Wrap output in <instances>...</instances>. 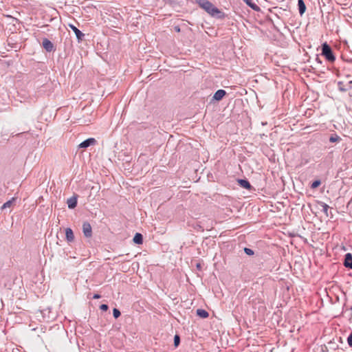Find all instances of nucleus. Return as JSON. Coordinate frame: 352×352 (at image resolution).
Here are the masks:
<instances>
[{
    "instance_id": "1",
    "label": "nucleus",
    "mask_w": 352,
    "mask_h": 352,
    "mask_svg": "<svg viewBox=\"0 0 352 352\" xmlns=\"http://www.w3.org/2000/svg\"><path fill=\"white\" fill-rule=\"evenodd\" d=\"M197 2L201 8L205 10L211 16H216L219 19L222 18V12L217 7L214 6V5L209 1L197 0Z\"/></svg>"
},
{
    "instance_id": "2",
    "label": "nucleus",
    "mask_w": 352,
    "mask_h": 352,
    "mask_svg": "<svg viewBox=\"0 0 352 352\" xmlns=\"http://www.w3.org/2000/svg\"><path fill=\"white\" fill-rule=\"evenodd\" d=\"M321 54L324 56L325 58L331 63L334 62L336 60V56L333 54L331 47L326 42L322 45Z\"/></svg>"
},
{
    "instance_id": "3",
    "label": "nucleus",
    "mask_w": 352,
    "mask_h": 352,
    "mask_svg": "<svg viewBox=\"0 0 352 352\" xmlns=\"http://www.w3.org/2000/svg\"><path fill=\"white\" fill-rule=\"evenodd\" d=\"M96 143V140L95 138H88L83 142H82L79 145L78 147L81 148H87L90 146L95 145Z\"/></svg>"
},
{
    "instance_id": "4",
    "label": "nucleus",
    "mask_w": 352,
    "mask_h": 352,
    "mask_svg": "<svg viewBox=\"0 0 352 352\" xmlns=\"http://www.w3.org/2000/svg\"><path fill=\"white\" fill-rule=\"evenodd\" d=\"M82 232L85 236L89 238L92 235V228L89 222H84L82 224Z\"/></svg>"
},
{
    "instance_id": "5",
    "label": "nucleus",
    "mask_w": 352,
    "mask_h": 352,
    "mask_svg": "<svg viewBox=\"0 0 352 352\" xmlns=\"http://www.w3.org/2000/svg\"><path fill=\"white\" fill-rule=\"evenodd\" d=\"M69 27L73 30V32L76 34L78 41H82L85 37V34L73 24H69Z\"/></svg>"
},
{
    "instance_id": "6",
    "label": "nucleus",
    "mask_w": 352,
    "mask_h": 352,
    "mask_svg": "<svg viewBox=\"0 0 352 352\" xmlns=\"http://www.w3.org/2000/svg\"><path fill=\"white\" fill-rule=\"evenodd\" d=\"M344 265L345 267L352 269V254L346 253L344 256Z\"/></svg>"
},
{
    "instance_id": "7",
    "label": "nucleus",
    "mask_w": 352,
    "mask_h": 352,
    "mask_svg": "<svg viewBox=\"0 0 352 352\" xmlns=\"http://www.w3.org/2000/svg\"><path fill=\"white\" fill-rule=\"evenodd\" d=\"M43 47L47 52H52L54 49L53 43L47 38H44L43 40Z\"/></svg>"
},
{
    "instance_id": "8",
    "label": "nucleus",
    "mask_w": 352,
    "mask_h": 352,
    "mask_svg": "<svg viewBox=\"0 0 352 352\" xmlns=\"http://www.w3.org/2000/svg\"><path fill=\"white\" fill-rule=\"evenodd\" d=\"M67 204L69 209H74L77 206V196H73L67 199Z\"/></svg>"
},
{
    "instance_id": "9",
    "label": "nucleus",
    "mask_w": 352,
    "mask_h": 352,
    "mask_svg": "<svg viewBox=\"0 0 352 352\" xmlns=\"http://www.w3.org/2000/svg\"><path fill=\"white\" fill-rule=\"evenodd\" d=\"M226 92L225 90L219 89L214 93V94L213 96V99L215 100L219 101V100H222V98L226 96Z\"/></svg>"
},
{
    "instance_id": "10",
    "label": "nucleus",
    "mask_w": 352,
    "mask_h": 352,
    "mask_svg": "<svg viewBox=\"0 0 352 352\" xmlns=\"http://www.w3.org/2000/svg\"><path fill=\"white\" fill-rule=\"evenodd\" d=\"M238 184L241 187L247 190H250L252 188L250 183L247 179H238Z\"/></svg>"
},
{
    "instance_id": "11",
    "label": "nucleus",
    "mask_w": 352,
    "mask_h": 352,
    "mask_svg": "<svg viewBox=\"0 0 352 352\" xmlns=\"http://www.w3.org/2000/svg\"><path fill=\"white\" fill-rule=\"evenodd\" d=\"M65 236L66 239L68 242H72L74 239V235L72 230L69 228H66L65 230Z\"/></svg>"
},
{
    "instance_id": "12",
    "label": "nucleus",
    "mask_w": 352,
    "mask_h": 352,
    "mask_svg": "<svg viewBox=\"0 0 352 352\" xmlns=\"http://www.w3.org/2000/svg\"><path fill=\"white\" fill-rule=\"evenodd\" d=\"M298 6L299 14L302 16L306 10V6L303 0H298Z\"/></svg>"
},
{
    "instance_id": "13",
    "label": "nucleus",
    "mask_w": 352,
    "mask_h": 352,
    "mask_svg": "<svg viewBox=\"0 0 352 352\" xmlns=\"http://www.w3.org/2000/svg\"><path fill=\"white\" fill-rule=\"evenodd\" d=\"M133 242L138 245L142 244L143 236L140 233H136L133 239Z\"/></svg>"
},
{
    "instance_id": "14",
    "label": "nucleus",
    "mask_w": 352,
    "mask_h": 352,
    "mask_svg": "<svg viewBox=\"0 0 352 352\" xmlns=\"http://www.w3.org/2000/svg\"><path fill=\"white\" fill-rule=\"evenodd\" d=\"M197 315L199 316L201 318H206L208 317L209 314L207 311L202 309H197Z\"/></svg>"
},
{
    "instance_id": "15",
    "label": "nucleus",
    "mask_w": 352,
    "mask_h": 352,
    "mask_svg": "<svg viewBox=\"0 0 352 352\" xmlns=\"http://www.w3.org/2000/svg\"><path fill=\"white\" fill-rule=\"evenodd\" d=\"M249 7L252 8L254 10H258L259 7L252 1V0H243Z\"/></svg>"
},
{
    "instance_id": "16",
    "label": "nucleus",
    "mask_w": 352,
    "mask_h": 352,
    "mask_svg": "<svg viewBox=\"0 0 352 352\" xmlns=\"http://www.w3.org/2000/svg\"><path fill=\"white\" fill-rule=\"evenodd\" d=\"M341 140V138L340 136H338V135L336 134H333L331 135V137L329 138V142H339Z\"/></svg>"
},
{
    "instance_id": "17",
    "label": "nucleus",
    "mask_w": 352,
    "mask_h": 352,
    "mask_svg": "<svg viewBox=\"0 0 352 352\" xmlns=\"http://www.w3.org/2000/svg\"><path fill=\"white\" fill-rule=\"evenodd\" d=\"M14 200H15V199L12 198V199H10V200L6 201V203H4L3 204V206H1V209L3 210V209H6L7 208H10L12 206V203H13V201Z\"/></svg>"
},
{
    "instance_id": "18",
    "label": "nucleus",
    "mask_w": 352,
    "mask_h": 352,
    "mask_svg": "<svg viewBox=\"0 0 352 352\" xmlns=\"http://www.w3.org/2000/svg\"><path fill=\"white\" fill-rule=\"evenodd\" d=\"M113 315L115 318H118L120 316L121 313L119 309L114 308L113 309Z\"/></svg>"
},
{
    "instance_id": "19",
    "label": "nucleus",
    "mask_w": 352,
    "mask_h": 352,
    "mask_svg": "<svg viewBox=\"0 0 352 352\" xmlns=\"http://www.w3.org/2000/svg\"><path fill=\"white\" fill-rule=\"evenodd\" d=\"M180 343V337L179 335H175L174 337V345L175 347L178 346Z\"/></svg>"
},
{
    "instance_id": "20",
    "label": "nucleus",
    "mask_w": 352,
    "mask_h": 352,
    "mask_svg": "<svg viewBox=\"0 0 352 352\" xmlns=\"http://www.w3.org/2000/svg\"><path fill=\"white\" fill-rule=\"evenodd\" d=\"M321 182L320 180H315L311 185V188H316L320 185Z\"/></svg>"
},
{
    "instance_id": "21",
    "label": "nucleus",
    "mask_w": 352,
    "mask_h": 352,
    "mask_svg": "<svg viewBox=\"0 0 352 352\" xmlns=\"http://www.w3.org/2000/svg\"><path fill=\"white\" fill-rule=\"evenodd\" d=\"M244 252L246 254H248L249 256H252L254 254V251L252 249L248 248H245Z\"/></svg>"
},
{
    "instance_id": "22",
    "label": "nucleus",
    "mask_w": 352,
    "mask_h": 352,
    "mask_svg": "<svg viewBox=\"0 0 352 352\" xmlns=\"http://www.w3.org/2000/svg\"><path fill=\"white\" fill-rule=\"evenodd\" d=\"M322 212H324V213H327V211L329 210V206L327 204H324V203H322Z\"/></svg>"
},
{
    "instance_id": "23",
    "label": "nucleus",
    "mask_w": 352,
    "mask_h": 352,
    "mask_svg": "<svg viewBox=\"0 0 352 352\" xmlns=\"http://www.w3.org/2000/svg\"><path fill=\"white\" fill-rule=\"evenodd\" d=\"M347 342H348V344L352 347V331L351 332V333L349 334V337L347 338Z\"/></svg>"
},
{
    "instance_id": "24",
    "label": "nucleus",
    "mask_w": 352,
    "mask_h": 352,
    "mask_svg": "<svg viewBox=\"0 0 352 352\" xmlns=\"http://www.w3.org/2000/svg\"><path fill=\"white\" fill-rule=\"evenodd\" d=\"M100 309L102 310V311H106L108 310L109 309V306L106 304H102L100 306Z\"/></svg>"
},
{
    "instance_id": "25",
    "label": "nucleus",
    "mask_w": 352,
    "mask_h": 352,
    "mask_svg": "<svg viewBox=\"0 0 352 352\" xmlns=\"http://www.w3.org/2000/svg\"><path fill=\"white\" fill-rule=\"evenodd\" d=\"M100 297H101V296H100V294H95L94 295V296H93V298H94V299H99V298H100Z\"/></svg>"
},
{
    "instance_id": "26",
    "label": "nucleus",
    "mask_w": 352,
    "mask_h": 352,
    "mask_svg": "<svg viewBox=\"0 0 352 352\" xmlns=\"http://www.w3.org/2000/svg\"><path fill=\"white\" fill-rule=\"evenodd\" d=\"M316 60L318 63H320V64H321V63H322V61L320 60V59L318 57H316Z\"/></svg>"
},
{
    "instance_id": "27",
    "label": "nucleus",
    "mask_w": 352,
    "mask_h": 352,
    "mask_svg": "<svg viewBox=\"0 0 352 352\" xmlns=\"http://www.w3.org/2000/svg\"><path fill=\"white\" fill-rule=\"evenodd\" d=\"M340 90L342 91H345L346 89L344 87H340Z\"/></svg>"
},
{
    "instance_id": "28",
    "label": "nucleus",
    "mask_w": 352,
    "mask_h": 352,
    "mask_svg": "<svg viewBox=\"0 0 352 352\" xmlns=\"http://www.w3.org/2000/svg\"><path fill=\"white\" fill-rule=\"evenodd\" d=\"M177 32H179L180 29L179 28H175Z\"/></svg>"
}]
</instances>
